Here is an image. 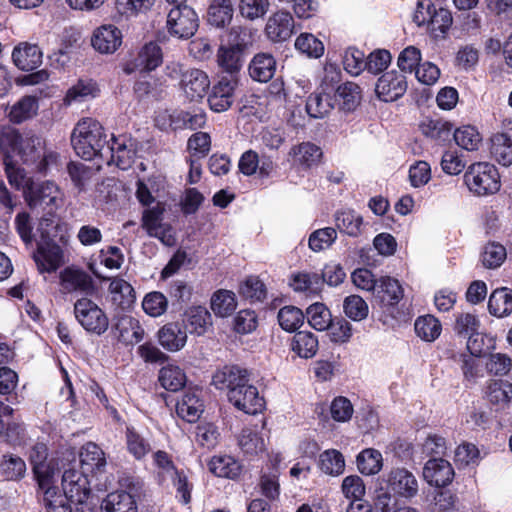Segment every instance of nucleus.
<instances>
[{
  "mask_svg": "<svg viewBox=\"0 0 512 512\" xmlns=\"http://www.w3.org/2000/svg\"><path fill=\"white\" fill-rule=\"evenodd\" d=\"M40 138L29 133L19 134L18 130H0V151L3 155H18L24 162L34 161L43 156Z\"/></svg>",
  "mask_w": 512,
  "mask_h": 512,
  "instance_id": "f257e3e1",
  "label": "nucleus"
},
{
  "mask_svg": "<svg viewBox=\"0 0 512 512\" xmlns=\"http://www.w3.org/2000/svg\"><path fill=\"white\" fill-rule=\"evenodd\" d=\"M71 142L75 152L83 159L90 160L98 155L108 145L110 151H121L126 148L125 143H118L113 135L107 140L102 130H74Z\"/></svg>",
  "mask_w": 512,
  "mask_h": 512,
  "instance_id": "f03ea898",
  "label": "nucleus"
},
{
  "mask_svg": "<svg viewBox=\"0 0 512 512\" xmlns=\"http://www.w3.org/2000/svg\"><path fill=\"white\" fill-rule=\"evenodd\" d=\"M246 30L233 27L230 38L233 43L220 46L217 51V64L222 72L229 74L228 79H238V74L244 64V49L246 47Z\"/></svg>",
  "mask_w": 512,
  "mask_h": 512,
  "instance_id": "7ed1b4c3",
  "label": "nucleus"
},
{
  "mask_svg": "<svg viewBox=\"0 0 512 512\" xmlns=\"http://www.w3.org/2000/svg\"><path fill=\"white\" fill-rule=\"evenodd\" d=\"M464 183L476 196L495 194L501 187L500 175L496 167L487 162L470 165L464 174Z\"/></svg>",
  "mask_w": 512,
  "mask_h": 512,
  "instance_id": "20e7f679",
  "label": "nucleus"
},
{
  "mask_svg": "<svg viewBox=\"0 0 512 512\" xmlns=\"http://www.w3.org/2000/svg\"><path fill=\"white\" fill-rule=\"evenodd\" d=\"M25 201L31 209H42L51 215L62 205V193L51 181L30 183L25 189Z\"/></svg>",
  "mask_w": 512,
  "mask_h": 512,
  "instance_id": "39448f33",
  "label": "nucleus"
},
{
  "mask_svg": "<svg viewBox=\"0 0 512 512\" xmlns=\"http://www.w3.org/2000/svg\"><path fill=\"white\" fill-rule=\"evenodd\" d=\"M74 316L77 322L89 333L102 335L109 326L104 311L88 297H81L74 303Z\"/></svg>",
  "mask_w": 512,
  "mask_h": 512,
  "instance_id": "423d86ee",
  "label": "nucleus"
},
{
  "mask_svg": "<svg viewBox=\"0 0 512 512\" xmlns=\"http://www.w3.org/2000/svg\"><path fill=\"white\" fill-rule=\"evenodd\" d=\"M198 26V15L188 5L177 4L167 15V30L171 36L178 39L191 38L196 33Z\"/></svg>",
  "mask_w": 512,
  "mask_h": 512,
  "instance_id": "0eeeda50",
  "label": "nucleus"
},
{
  "mask_svg": "<svg viewBox=\"0 0 512 512\" xmlns=\"http://www.w3.org/2000/svg\"><path fill=\"white\" fill-rule=\"evenodd\" d=\"M59 285L63 294H81L84 297L94 295L97 290L93 277L74 266L66 267L59 273Z\"/></svg>",
  "mask_w": 512,
  "mask_h": 512,
  "instance_id": "6e6552de",
  "label": "nucleus"
},
{
  "mask_svg": "<svg viewBox=\"0 0 512 512\" xmlns=\"http://www.w3.org/2000/svg\"><path fill=\"white\" fill-rule=\"evenodd\" d=\"M172 72L180 74V87L187 98L191 101H198L205 97L211 83L208 74L204 70L198 68L182 70L181 65L174 64Z\"/></svg>",
  "mask_w": 512,
  "mask_h": 512,
  "instance_id": "1a4fd4ad",
  "label": "nucleus"
},
{
  "mask_svg": "<svg viewBox=\"0 0 512 512\" xmlns=\"http://www.w3.org/2000/svg\"><path fill=\"white\" fill-rule=\"evenodd\" d=\"M33 260L40 273H53L64 264V251L53 240L42 234L33 252Z\"/></svg>",
  "mask_w": 512,
  "mask_h": 512,
  "instance_id": "9d476101",
  "label": "nucleus"
},
{
  "mask_svg": "<svg viewBox=\"0 0 512 512\" xmlns=\"http://www.w3.org/2000/svg\"><path fill=\"white\" fill-rule=\"evenodd\" d=\"M388 490L394 495L405 499H412L419 492V483L416 476L405 467L392 468L384 478Z\"/></svg>",
  "mask_w": 512,
  "mask_h": 512,
  "instance_id": "9b49d317",
  "label": "nucleus"
},
{
  "mask_svg": "<svg viewBox=\"0 0 512 512\" xmlns=\"http://www.w3.org/2000/svg\"><path fill=\"white\" fill-rule=\"evenodd\" d=\"M163 54L160 46L155 42L143 45L137 54L129 59L123 66L126 74L135 72H150L162 64Z\"/></svg>",
  "mask_w": 512,
  "mask_h": 512,
  "instance_id": "f8f14e48",
  "label": "nucleus"
},
{
  "mask_svg": "<svg viewBox=\"0 0 512 512\" xmlns=\"http://www.w3.org/2000/svg\"><path fill=\"white\" fill-rule=\"evenodd\" d=\"M230 403H232L238 410L247 414H257L264 409V399L259 395L258 389L245 383L241 388L233 389L231 393L227 394Z\"/></svg>",
  "mask_w": 512,
  "mask_h": 512,
  "instance_id": "ddd939ff",
  "label": "nucleus"
},
{
  "mask_svg": "<svg viewBox=\"0 0 512 512\" xmlns=\"http://www.w3.org/2000/svg\"><path fill=\"white\" fill-rule=\"evenodd\" d=\"M407 90L406 77L396 70L384 73L377 81L375 92L384 102H392L402 97Z\"/></svg>",
  "mask_w": 512,
  "mask_h": 512,
  "instance_id": "4468645a",
  "label": "nucleus"
},
{
  "mask_svg": "<svg viewBox=\"0 0 512 512\" xmlns=\"http://www.w3.org/2000/svg\"><path fill=\"white\" fill-rule=\"evenodd\" d=\"M202 128L205 125L206 117L202 112L175 111L168 114L166 111L159 113L155 118L156 128Z\"/></svg>",
  "mask_w": 512,
  "mask_h": 512,
  "instance_id": "2eb2a0df",
  "label": "nucleus"
},
{
  "mask_svg": "<svg viewBox=\"0 0 512 512\" xmlns=\"http://www.w3.org/2000/svg\"><path fill=\"white\" fill-rule=\"evenodd\" d=\"M87 475L73 468L65 470L62 476L63 494L70 497L72 501L82 503L90 492Z\"/></svg>",
  "mask_w": 512,
  "mask_h": 512,
  "instance_id": "dca6fc26",
  "label": "nucleus"
},
{
  "mask_svg": "<svg viewBox=\"0 0 512 512\" xmlns=\"http://www.w3.org/2000/svg\"><path fill=\"white\" fill-rule=\"evenodd\" d=\"M238 84V79H228L222 77L217 84L212 87L208 96L210 108L215 112L226 111L233 103L234 90Z\"/></svg>",
  "mask_w": 512,
  "mask_h": 512,
  "instance_id": "f3484780",
  "label": "nucleus"
},
{
  "mask_svg": "<svg viewBox=\"0 0 512 512\" xmlns=\"http://www.w3.org/2000/svg\"><path fill=\"white\" fill-rule=\"evenodd\" d=\"M248 382V371L237 365L224 366L216 371L212 378V383L217 389H226L228 393H231L233 389L241 388V385Z\"/></svg>",
  "mask_w": 512,
  "mask_h": 512,
  "instance_id": "a211bd4d",
  "label": "nucleus"
},
{
  "mask_svg": "<svg viewBox=\"0 0 512 512\" xmlns=\"http://www.w3.org/2000/svg\"><path fill=\"white\" fill-rule=\"evenodd\" d=\"M423 477L430 485L444 487L453 480L454 470L447 460L433 458L426 462L423 468Z\"/></svg>",
  "mask_w": 512,
  "mask_h": 512,
  "instance_id": "6ab92c4d",
  "label": "nucleus"
},
{
  "mask_svg": "<svg viewBox=\"0 0 512 512\" xmlns=\"http://www.w3.org/2000/svg\"><path fill=\"white\" fill-rule=\"evenodd\" d=\"M91 43L98 52L112 54L122 43V33L114 25H102L95 30Z\"/></svg>",
  "mask_w": 512,
  "mask_h": 512,
  "instance_id": "aec40b11",
  "label": "nucleus"
},
{
  "mask_svg": "<svg viewBox=\"0 0 512 512\" xmlns=\"http://www.w3.org/2000/svg\"><path fill=\"white\" fill-rule=\"evenodd\" d=\"M43 53L36 44L22 42L14 47L12 59L14 64L21 70L30 71L42 64Z\"/></svg>",
  "mask_w": 512,
  "mask_h": 512,
  "instance_id": "412c9836",
  "label": "nucleus"
},
{
  "mask_svg": "<svg viewBox=\"0 0 512 512\" xmlns=\"http://www.w3.org/2000/svg\"><path fill=\"white\" fill-rule=\"evenodd\" d=\"M204 411L201 391L189 390L185 392L176 404L177 415L188 423H195Z\"/></svg>",
  "mask_w": 512,
  "mask_h": 512,
  "instance_id": "4be33fe9",
  "label": "nucleus"
},
{
  "mask_svg": "<svg viewBox=\"0 0 512 512\" xmlns=\"http://www.w3.org/2000/svg\"><path fill=\"white\" fill-rule=\"evenodd\" d=\"M294 20L287 11L274 13L266 24V34L272 41H285L293 33Z\"/></svg>",
  "mask_w": 512,
  "mask_h": 512,
  "instance_id": "5701e85b",
  "label": "nucleus"
},
{
  "mask_svg": "<svg viewBox=\"0 0 512 512\" xmlns=\"http://www.w3.org/2000/svg\"><path fill=\"white\" fill-rule=\"evenodd\" d=\"M373 295L381 305L394 306L403 298V288L398 280L385 276L378 279Z\"/></svg>",
  "mask_w": 512,
  "mask_h": 512,
  "instance_id": "b1692460",
  "label": "nucleus"
},
{
  "mask_svg": "<svg viewBox=\"0 0 512 512\" xmlns=\"http://www.w3.org/2000/svg\"><path fill=\"white\" fill-rule=\"evenodd\" d=\"M155 479L162 487H168L170 480L178 475L180 470L175 466L172 456L166 451L157 450L152 455Z\"/></svg>",
  "mask_w": 512,
  "mask_h": 512,
  "instance_id": "393cba45",
  "label": "nucleus"
},
{
  "mask_svg": "<svg viewBox=\"0 0 512 512\" xmlns=\"http://www.w3.org/2000/svg\"><path fill=\"white\" fill-rule=\"evenodd\" d=\"M248 70L253 80L265 83L274 76L276 61L271 54L258 53L251 60Z\"/></svg>",
  "mask_w": 512,
  "mask_h": 512,
  "instance_id": "a878e982",
  "label": "nucleus"
},
{
  "mask_svg": "<svg viewBox=\"0 0 512 512\" xmlns=\"http://www.w3.org/2000/svg\"><path fill=\"white\" fill-rule=\"evenodd\" d=\"M158 341L168 351H179L187 342L186 331L177 323H168L158 331Z\"/></svg>",
  "mask_w": 512,
  "mask_h": 512,
  "instance_id": "bb28decb",
  "label": "nucleus"
},
{
  "mask_svg": "<svg viewBox=\"0 0 512 512\" xmlns=\"http://www.w3.org/2000/svg\"><path fill=\"white\" fill-rule=\"evenodd\" d=\"M82 471L86 474L101 471L106 465L102 449L93 442L86 443L79 454Z\"/></svg>",
  "mask_w": 512,
  "mask_h": 512,
  "instance_id": "cd10ccee",
  "label": "nucleus"
},
{
  "mask_svg": "<svg viewBox=\"0 0 512 512\" xmlns=\"http://www.w3.org/2000/svg\"><path fill=\"white\" fill-rule=\"evenodd\" d=\"M99 93V86L94 80L79 79L67 90L63 101L65 105H71L74 102H84L96 98Z\"/></svg>",
  "mask_w": 512,
  "mask_h": 512,
  "instance_id": "c85d7f7f",
  "label": "nucleus"
},
{
  "mask_svg": "<svg viewBox=\"0 0 512 512\" xmlns=\"http://www.w3.org/2000/svg\"><path fill=\"white\" fill-rule=\"evenodd\" d=\"M491 154L503 166L512 164V132L498 131L492 135Z\"/></svg>",
  "mask_w": 512,
  "mask_h": 512,
  "instance_id": "c756f323",
  "label": "nucleus"
},
{
  "mask_svg": "<svg viewBox=\"0 0 512 512\" xmlns=\"http://www.w3.org/2000/svg\"><path fill=\"white\" fill-rule=\"evenodd\" d=\"M427 14L428 18L423 16L422 20H419L418 14L415 18L419 21V25L427 23L430 31L436 36H438L437 32L445 33L450 28L452 24V15L447 9H436L433 5H428Z\"/></svg>",
  "mask_w": 512,
  "mask_h": 512,
  "instance_id": "7c9ffc66",
  "label": "nucleus"
},
{
  "mask_svg": "<svg viewBox=\"0 0 512 512\" xmlns=\"http://www.w3.org/2000/svg\"><path fill=\"white\" fill-rule=\"evenodd\" d=\"M101 509L104 512H138L135 498L125 491L108 494L101 504Z\"/></svg>",
  "mask_w": 512,
  "mask_h": 512,
  "instance_id": "2f4dec72",
  "label": "nucleus"
},
{
  "mask_svg": "<svg viewBox=\"0 0 512 512\" xmlns=\"http://www.w3.org/2000/svg\"><path fill=\"white\" fill-rule=\"evenodd\" d=\"M208 469L217 477L235 479L241 473L240 463L229 455H215L208 462Z\"/></svg>",
  "mask_w": 512,
  "mask_h": 512,
  "instance_id": "473e14b6",
  "label": "nucleus"
},
{
  "mask_svg": "<svg viewBox=\"0 0 512 512\" xmlns=\"http://www.w3.org/2000/svg\"><path fill=\"white\" fill-rule=\"evenodd\" d=\"M116 329L119 332V340L125 344H137L144 338V329L139 320L129 315L118 319Z\"/></svg>",
  "mask_w": 512,
  "mask_h": 512,
  "instance_id": "72a5a7b5",
  "label": "nucleus"
},
{
  "mask_svg": "<svg viewBox=\"0 0 512 512\" xmlns=\"http://www.w3.org/2000/svg\"><path fill=\"white\" fill-rule=\"evenodd\" d=\"M289 155L294 157L295 163L304 168H311L321 162L323 152L319 146L311 142H303L292 147Z\"/></svg>",
  "mask_w": 512,
  "mask_h": 512,
  "instance_id": "f704fd0d",
  "label": "nucleus"
},
{
  "mask_svg": "<svg viewBox=\"0 0 512 512\" xmlns=\"http://www.w3.org/2000/svg\"><path fill=\"white\" fill-rule=\"evenodd\" d=\"M336 96L317 90L306 102V111L312 118H323L334 108Z\"/></svg>",
  "mask_w": 512,
  "mask_h": 512,
  "instance_id": "c9c22d12",
  "label": "nucleus"
},
{
  "mask_svg": "<svg viewBox=\"0 0 512 512\" xmlns=\"http://www.w3.org/2000/svg\"><path fill=\"white\" fill-rule=\"evenodd\" d=\"M290 286L297 292L318 294L323 288V279L318 272H298L291 276Z\"/></svg>",
  "mask_w": 512,
  "mask_h": 512,
  "instance_id": "e433bc0d",
  "label": "nucleus"
},
{
  "mask_svg": "<svg viewBox=\"0 0 512 512\" xmlns=\"http://www.w3.org/2000/svg\"><path fill=\"white\" fill-rule=\"evenodd\" d=\"M125 436L127 450L136 460L144 459L152 451L150 439L134 427H127Z\"/></svg>",
  "mask_w": 512,
  "mask_h": 512,
  "instance_id": "4c0bfd02",
  "label": "nucleus"
},
{
  "mask_svg": "<svg viewBox=\"0 0 512 512\" xmlns=\"http://www.w3.org/2000/svg\"><path fill=\"white\" fill-rule=\"evenodd\" d=\"M184 323L191 333L202 335L211 325V315L203 306H193L186 310Z\"/></svg>",
  "mask_w": 512,
  "mask_h": 512,
  "instance_id": "58836bf2",
  "label": "nucleus"
},
{
  "mask_svg": "<svg viewBox=\"0 0 512 512\" xmlns=\"http://www.w3.org/2000/svg\"><path fill=\"white\" fill-rule=\"evenodd\" d=\"M210 307L218 317L225 318L232 315L237 307L235 293L226 289L217 290L211 297Z\"/></svg>",
  "mask_w": 512,
  "mask_h": 512,
  "instance_id": "ea45409f",
  "label": "nucleus"
},
{
  "mask_svg": "<svg viewBox=\"0 0 512 512\" xmlns=\"http://www.w3.org/2000/svg\"><path fill=\"white\" fill-rule=\"evenodd\" d=\"M486 396L491 404L504 408L512 401V383L507 380H492L487 386Z\"/></svg>",
  "mask_w": 512,
  "mask_h": 512,
  "instance_id": "a19ab883",
  "label": "nucleus"
},
{
  "mask_svg": "<svg viewBox=\"0 0 512 512\" xmlns=\"http://www.w3.org/2000/svg\"><path fill=\"white\" fill-rule=\"evenodd\" d=\"M488 309L490 314L495 317L508 316L512 312L511 291L506 287L494 290L489 298Z\"/></svg>",
  "mask_w": 512,
  "mask_h": 512,
  "instance_id": "79ce46f5",
  "label": "nucleus"
},
{
  "mask_svg": "<svg viewBox=\"0 0 512 512\" xmlns=\"http://www.w3.org/2000/svg\"><path fill=\"white\" fill-rule=\"evenodd\" d=\"M233 2L231 0H213L208 8V22L215 27H224L233 17Z\"/></svg>",
  "mask_w": 512,
  "mask_h": 512,
  "instance_id": "37998d69",
  "label": "nucleus"
},
{
  "mask_svg": "<svg viewBox=\"0 0 512 512\" xmlns=\"http://www.w3.org/2000/svg\"><path fill=\"white\" fill-rule=\"evenodd\" d=\"M319 469L330 476H339L345 470V459L336 449H328L319 455Z\"/></svg>",
  "mask_w": 512,
  "mask_h": 512,
  "instance_id": "c03bdc74",
  "label": "nucleus"
},
{
  "mask_svg": "<svg viewBox=\"0 0 512 512\" xmlns=\"http://www.w3.org/2000/svg\"><path fill=\"white\" fill-rule=\"evenodd\" d=\"M335 222L341 232L351 237H357L362 233L363 218L353 210L337 212Z\"/></svg>",
  "mask_w": 512,
  "mask_h": 512,
  "instance_id": "a18cd8bd",
  "label": "nucleus"
},
{
  "mask_svg": "<svg viewBox=\"0 0 512 512\" xmlns=\"http://www.w3.org/2000/svg\"><path fill=\"white\" fill-rule=\"evenodd\" d=\"M357 468L364 475H375L383 467V457L379 450L366 448L356 458Z\"/></svg>",
  "mask_w": 512,
  "mask_h": 512,
  "instance_id": "49530a36",
  "label": "nucleus"
},
{
  "mask_svg": "<svg viewBox=\"0 0 512 512\" xmlns=\"http://www.w3.org/2000/svg\"><path fill=\"white\" fill-rule=\"evenodd\" d=\"M158 380L164 389L178 391L185 385L186 375L179 366L167 364L160 369Z\"/></svg>",
  "mask_w": 512,
  "mask_h": 512,
  "instance_id": "de8ad7c7",
  "label": "nucleus"
},
{
  "mask_svg": "<svg viewBox=\"0 0 512 512\" xmlns=\"http://www.w3.org/2000/svg\"><path fill=\"white\" fill-rule=\"evenodd\" d=\"M26 470V463L21 457L14 454L3 455L0 462V473L6 480H21L25 476Z\"/></svg>",
  "mask_w": 512,
  "mask_h": 512,
  "instance_id": "09e8293b",
  "label": "nucleus"
},
{
  "mask_svg": "<svg viewBox=\"0 0 512 512\" xmlns=\"http://www.w3.org/2000/svg\"><path fill=\"white\" fill-rule=\"evenodd\" d=\"M37 110V99L33 96H24L11 107L9 118L13 123L20 124L32 118Z\"/></svg>",
  "mask_w": 512,
  "mask_h": 512,
  "instance_id": "8fccbe9b",
  "label": "nucleus"
},
{
  "mask_svg": "<svg viewBox=\"0 0 512 512\" xmlns=\"http://www.w3.org/2000/svg\"><path fill=\"white\" fill-rule=\"evenodd\" d=\"M361 100V89L354 82H346L338 88L336 92V101H340V109L343 111H353L359 105Z\"/></svg>",
  "mask_w": 512,
  "mask_h": 512,
  "instance_id": "3c124183",
  "label": "nucleus"
},
{
  "mask_svg": "<svg viewBox=\"0 0 512 512\" xmlns=\"http://www.w3.org/2000/svg\"><path fill=\"white\" fill-rule=\"evenodd\" d=\"M292 349L302 358H312L318 350V339L308 331H299L293 337Z\"/></svg>",
  "mask_w": 512,
  "mask_h": 512,
  "instance_id": "603ef678",
  "label": "nucleus"
},
{
  "mask_svg": "<svg viewBox=\"0 0 512 512\" xmlns=\"http://www.w3.org/2000/svg\"><path fill=\"white\" fill-rule=\"evenodd\" d=\"M306 317L310 326L318 331L327 330L331 325V312L320 302L313 303L306 309Z\"/></svg>",
  "mask_w": 512,
  "mask_h": 512,
  "instance_id": "864d4df0",
  "label": "nucleus"
},
{
  "mask_svg": "<svg viewBox=\"0 0 512 512\" xmlns=\"http://www.w3.org/2000/svg\"><path fill=\"white\" fill-rule=\"evenodd\" d=\"M507 256L506 248L497 242L487 243L481 253V262L488 269L500 267Z\"/></svg>",
  "mask_w": 512,
  "mask_h": 512,
  "instance_id": "5fc2aeb1",
  "label": "nucleus"
},
{
  "mask_svg": "<svg viewBox=\"0 0 512 512\" xmlns=\"http://www.w3.org/2000/svg\"><path fill=\"white\" fill-rule=\"evenodd\" d=\"M109 292L114 301H118L123 308L129 307L135 300V292L130 283L121 278H114L110 282Z\"/></svg>",
  "mask_w": 512,
  "mask_h": 512,
  "instance_id": "6e6d98bb",
  "label": "nucleus"
},
{
  "mask_svg": "<svg viewBox=\"0 0 512 512\" xmlns=\"http://www.w3.org/2000/svg\"><path fill=\"white\" fill-rule=\"evenodd\" d=\"M414 326L416 334L428 342L438 338L442 330L439 320L432 315L419 317Z\"/></svg>",
  "mask_w": 512,
  "mask_h": 512,
  "instance_id": "4d7b16f0",
  "label": "nucleus"
},
{
  "mask_svg": "<svg viewBox=\"0 0 512 512\" xmlns=\"http://www.w3.org/2000/svg\"><path fill=\"white\" fill-rule=\"evenodd\" d=\"M3 163L10 185L14 186L17 190L23 189V193L25 194V189L30 183H33V181L26 177L24 169L15 166L12 155H3Z\"/></svg>",
  "mask_w": 512,
  "mask_h": 512,
  "instance_id": "13d9d810",
  "label": "nucleus"
},
{
  "mask_svg": "<svg viewBox=\"0 0 512 512\" xmlns=\"http://www.w3.org/2000/svg\"><path fill=\"white\" fill-rule=\"evenodd\" d=\"M304 321L303 312L294 306H285L278 312L279 325L288 332L296 331Z\"/></svg>",
  "mask_w": 512,
  "mask_h": 512,
  "instance_id": "bf43d9fd",
  "label": "nucleus"
},
{
  "mask_svg": "<svg viewBox=\"0 0 512 512\" xmlns=\"http://www.w3.org/2000/svg\"><path fill=\"white\" fill-rule=\"evenodd\" d=\"M238 444L241 450L249 455H254L264 450L263 439L256 430L251 428L242 429Z\"/></svg>",
  "mask_w": 512,
  "mask_h": 512,
  "instance_id": "052dcab7",
  "label": "nucleus"
},
{
  "mask_svg": "<svg viewBox=\"0 0 512 512\" xmlns=\"http://www.w3.org/2000/svg\"><path fill=\"white\" fill-rule=\"evenodd\" d=\"M211 148V138L206 132H197L193 134L187 143V149L190 153L189 158L202 159L206 157Z\"/></svg>",
  "mask_w": 512,
  "mask_h": 512,
  "instance_id": "680f3d73",
  "label": "nucleus"
},
{
  "mask_svg": "<svg viewBox=\"0 0 512 512\" xmlns=\"http://www.w3.org/2000/svg\"><path fill=\"white\" fill-rule=\"evenodd\" d=\"M295 48L313 58H319L324 52L323 43L310 33L299 35L295 41Z\"/></svg>",
  "mask_w": 512,
  "mask_h": 512,
  "instance_id": "e2e57ef3",
  "label": "nucleus"
},
{
  "mask_svg": "<svg viewBox=\"0 0 512 512\" xmlns=\"http://www.w3.org/2000/svg\"><path fill=\"white\" fill-rule=\"evenodd\" d=\"M343 309L345 315L353 321L367 318L369 308L367 303L358 295H350L344 299Z\"/></svg>",
  "mask_w": 512,
  "mask_h": 512,
  "instance_id": "0e129e2a",
  "label": "nucleus"
},
{
  "mask_svg": "<svg viewBox=\"0 0 512 512\" xmlns=\"http://www.w3.org/2000/svg\"><path fill=\"white\" fill-rule=\"evenodd\" d=\"M168 300L164 294L158 291L148 293L142 302L143 310L152 317H158L165 313Z\"/></svg>",
  "mask_w": 512,
  "mask_h": 512,
  "instance_id": "69168bd1",
  "label": "nucleus"
},
{
  "mask_svg": "<svg viewBox=\"0 0 512 512\" xmlns=\"http://www.w3.org/2000/svg\"><path fill=\"white\" fill-rule=\"evenodd\" d=\"M337 239V232L334 228L326 227L314 231L309 237V247L315 252H319L330 247Z\"/></svg>",
  "mask_w": 512,
  "mask_h": 512,
  "instance_id": "338daca9",
  "label": "nucleus"
},
{
  "mask_svg": "<svg viewBox=\"0 0 512 512\" xmlns=\"http://www.w3.org/2000/svg\"><path fill=\"white\" fill-rule=\"evenodd\" d=\"M69 500L70 497L59 491L48 490L43 496L47 512H73Z\"/></svg>",
  "mask_w": 512,
  "mask_h": 512,
  "instance_id": "774afa93",
  "label": "nucleus"
}]
</instances>
